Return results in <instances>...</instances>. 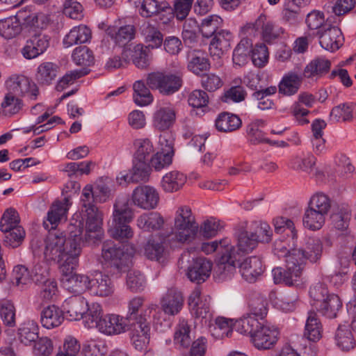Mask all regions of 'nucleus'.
Listing matches in <instances>:
<instances>
[{"label":"nucleus","instance_id":"45","mask_svg":"<svg viewBox=\"0 0 356 356\" xmlns=\"http://www.w3.org/2000/svg\"><path fill=\"white\" fill-rule=\"evenodd\" d=\"M265 126L266 122L263 120H255L248 124L246 131L252 144L271 143V140L266 137V134L263 131Z\"/></svg>","mask_w":356,"mask_h":356},{"label":"nucleus","instance_id":"18","mask_svg":"<svg viewBox=\"0 0 356 356\" xmlns=\"http://www.w3.org/2000/svg\"><path fill=\"white\" fill-rule=\"evenodd\" d=\"M278 334L277 329L264 325L263 323L261 327L253 334L251 340L258 350H269L277 343Z\"/></svg>","mask_w":356,"mask_h":356},{"label":"nucleus","instance_id":"63","mask_svg":"<svg viewBox=\"0 0 356 356\" xmlns=\"http://www.w3.org/2000/svg\"><path fill=\"white\" fill-rule=\"evenodd\" d=\"M222 19L218 15H212L207 16L202 19L200 30L205 38H210L213 36L219 26L221 25Z\"/></svg>","mask_w":356,"mask_h":356},{"label":"nucleus","instance_id":"57","mask_svg":"<svg viewBox=\"0 0 356 356\" xmlns=\"http://www.w3.org/2000/svg\"><path fill=\"white\" fill-rule=\"evenodd\" d=\"M107 33L119 45L124 46L134 38L135 29L132 25H127L119 28L108 29Z\"/></svg>","mask_w":356,"mask_h":356},{"label":"nucleus","instance_id":"20","mask_svg":"<svg viewBox=\"0 0 356 356\" xmlns=\"http://www.w3.org/2000/svg\"><path fill=\"white\" fill-rule=\"evenodd\" d=\"M88 301L81 296H72L67 298L62 305L63 313L70 321H77L83 318L87 312Z\"/></svg>","mask_w":356,"mask_h":356},{"label":"nucleus","instance_id":"22","mask_svg":"<svg viewBox=\"0 0 356 356\" xmlns=\"http://www.w3.org/2000/svg\"><path fill=\"white\" fill-rule=\"evenodd\" d=\"M238 268L241 276L250 283L255 282L264 273L262 261L256 256L245 258Z\"/></svg>","mask_w":356,"mask_h":356},{"label":"nucleus","instance_id":"32","mask_svg":"<svg viewBox=\"0 0 356 356\" xmlns=\"http://www.w3.org/2000/svg\"><path fill=\"white\" fill-rule=\"evenodd\" d=\"M257 29H261L262 37L266 42H271L284 33V29L261 15L255 22Z\"/></svg>","mask_w":356,"mask_h":356},{"label":"nucleus","instance_id":"51","mask_svg":"<svg viewBox=\"0 0 356 356\" xmlns=\"http://www.w3.org/2000/svg\"><path fill=\"white\" fill-rule=\"evenodd\" d=\"M336 345L342 351H348L353 349L355 341L352 332L347 325H339L334 335Z\"/></svg>","mask_w":356,"mask_h":356},{"label":"nucleus","instance_id":"35","mask_svg":"<svg viewBox=\"0 0 356 356\" xmlns=\"http://www.w3.org/2000/svg\"><path fill=\"white\" fill-rule=\"evenodd\" d=\"M331 67L329 60L318 57L311 60L305 67L303 76L306 78L318 79L327 74Z\"/></svg>","mask_w":356,"mask_h":356},{"label":"nucleus","instance_id":"41","mask_svg":"<svg viewBox=\"0 0 356 356\" xmlns=\"http://www.w3.org/2000/svg\"><path fill=\"white\" fill-rule=\"evenodd\" d=\"M326 215L307 206L302 216L303 226L310 230H319L325 224Z\"/></svg>","mask_w":356,"mask_h":356},{"label":"nucleus","instance_id":"52","mask_svg":"<svg viewBox=\"0 0 356 356\" xmlns=\"http://www.w3.org/2000/svg\"><path fill=\"white\" fill-rule=\"evenodd\" d=\"M251 48L252 43L249 39L243 38L241 40L233 51V63L238 67L245 65L250 58Z\"/></svg>","mask_w":356,"mask_h":356},{"label":"nucleus","instance_id":"31","mask_svg":"<svg viewBox=\"0 0 356 356\" xmlns=\"http://www.w3.org/2000/svg\"><path fill=\"white\" fill-rule=\"evenodd\" d=\"M63 309L55 305L44 307L40 313V322L47 329H52L60 325L64 320Z\"/></svg>","mask_w":356,"mask_h":356},{"label":"nucleus","instance_id":"47","mask_svg":"<svg viewBox=\"0 0 356 356\" xmlns=\"http://www.w3.org/2000/svg\"><path fill=\"white\" fill-rule=\"evenodd\" d=\"M248 232L259 243H269L272 239L273 231L266 222L254 221L248 227Z\"/></svg>","mask_w":356,"mask_h":356},{"label":"nucleus","instance_id":"38","mask_svg":"<svg viewBox=\"0 0 356 356\" xmlns=\"http://www.w3.org/2000/svg\"><path fill=\"white\" fill-rule=\"evenodd\" d=\"M356 115V104L346 102L332 108L330 120L334 122H350Z\"/></svg>","mask_w":356,"mask_h":356},{"label":"nucleus","instance_id":"44","mask_svg":"<svg viewBox=\"0 0 356 356\" xmlns=\"http://www.w3.org/2000/svg\"><path fill=\"white\" fill-rule=\"evenodd\" d=\"M342 304L339 296L335 294H330L327 295L326 298L315 307L323 316L332 318L337 316V314Z\"/></svg>","mask_w":356,"mask_h":356},{"label":"nucleus","instance_id":"27","mask_svg":"<svg viewBox=\"0 0 356 356\" xmlns=\"http://www.w3.org/2000/svg\"><path fill=\"white\" fill-rule=\"evenodd\" d=\"M240 260L234 259L232 254L227 251L220 255V260L214 270L216 275L220 281L231 278L236 272V264Z\"/></svg>","mask_w":356,"mask_h":356},{"label":"nucleus","instance_id":"54","mask_svg":"<svg viewBox=\"0 0 356 356\" xmlns=\"http://www.w3.org/2000/svg\"><path fill=\"white\" fill-rule=\"evenodd\" d=\"M140 33L148 46L154 48L159 47L163 41V35L154 26L148 22L143 24L140 26Z\"/></svg>","mask_w":356,"mask_h":356},{"label":"nucleus","instance_id":"2","mask_svg":"<svg viewBox=\"0 0 356 356\" xmlns=\"http://www.w3.org/2000/svg\"><path fill=\"white\" fill-rule=\"evenodd\" d=\"M79 249L75 248L73 254L68 253L70 257L60 266L63 286L70 292L74 293H81L86 290L88 291L90 284L88 276L74 273L79 265Z\"/></svg>","mask_w":356,"mask_h":356},{"label":"nucleus","instance_id":"8","mask_svg":"<svg viewBox=\"0 0 356 356\" xmlns=\"http://www.w3.org/2000/svg\"><path fill=\"white\" fill-rule=\"evenodd\" d=\"M82 219L86 221V233L84 241L88 243H95L100 240L103 236L102 213L98 209H88L81 210Z\"/></svg>","mask_w":356,"mask_h":356},{"label":"nucleus","instance_id":"62","mask_svg":"<svg viewBox=\"0 0 356 356\" xmlns=\"http://www.w3.org/2000/svg\"><path fill=\"white\" fill-rule=\"evenodd\" d=\"M139 6L140 14L144 17H152L169 8L167 3H159L157 0H143Z\"/></svg>","mask_w":356,"mask_h":356},{"label":"nucleus","instance_id":"33","mask_svg":"<svg viewBox=\"0 0 356 356\" xmlns=\"http://www.w3.org/2000/svg\"><path fill=\"white\" fill-rule=\"evenodd\" d=\"M59 66L53 62H43L37 68L35 79L39 84L50 85L57 77Z\"/></svg>","mask_w":356,"mask_h":356},{"label":"nucleus","instance_id":"29","mask_svg":"<svg viewBox=\"0 0 356 356\" xmlns=\"http://www.w3.org/2000/svg\"><path fill=\"white\" fill-rule=\"evenodd\" d=\"M143 253L146 258L152 261H156L160 264L166 262L168 252L164 243L156 241L151 238L148 239L143 248Z\"/></svg>","mask_w":356,"mask_h":356},{"label":"nucleus","instance_id":"61","mask_svg":"<svg viewBox=\"0 0 356 356\" xmlns=\"http://www.w3.org/2000/svg\"><path fill=\"white\" fill-rule=\"evenodd\" d=\"M134 145L136 148L134 158L149 161L152 154L154 152V148L151 140L148 138L136 139L134 141Z\"/></svg>","mask_w":356,"mask_h":356},{"label":"nucleus","instance_id":"24","mask_svg":"<svg viewBox=\"0 0 356 356\" xmlns=\"http://www.w3.org/2000/svg\"><path fill=\"white\" fill-rule=\"evenodd\" d=\"M176 112L171 106H158L152 117L153 127L159 131L169 129L175 123Z\"/></svg>","mask_w":356,"mask_h":356},{"label":"nucleus","instance_id":"64","mask_svg":"<svg viewBox=\"0 0 356 356\" xmlns=\"http://www.w3.org/2000/svg\"><path fill=\"white\" fill-rule=\"evenodd\" d=\"M81 346L78 340L72 336H67L63 341V346L56 356H79Z\"/></svg>","mask_w":356,"mask_h":356},{"label":"nucleus","instance_id":"46","mask_svg":"<svg viewBox=\"0 0 356 356\" xmlns=\"http://www.w3.org/2000/svg\"><path fill=\"white\" fill-rule=\"evenodd\" d=\"M20 14L0 20V35L6 39L13 38L22 31Z\"/></svg>","mask_w":356,"mask_h":356},{"label":"nucleus","instance_id":"30","mask_svg":"<svg viewBox=\"0 0 356 356\" xmlns=\"http://www.w3.org/2000/svg\"><path fill=\"white\" fill-rule=\"evenodd\" d=\"M163 216L158 212L143 213L136 219L138 227L144 232H154L161 229L164 225Z\"/></svg>","mask_w":356,"mask_h":356},{"label":"nucleus","instance_id":"1","mask_svg":"<svg viewBox=\"0 0 356 356\" xmlns=\"http://www.w3.org/2000/svg\"><path fill=\"white\" fill-rule=\"evenodd\" d=\"M134 216V211L128 199L118 198L114 204L112 225L108 230L109 235L119 241L131 238L134 231L129 224L132 221Z\"/></svg>","mask_w":356,"mask_h":356},{"label":"nucleus","instance_id":"10","mask_svg":"<svg viewBox=\"0 0 356 356\" xmlns=\"http://www.w3.org/2000/svg\"><path fill=\"white\" fill-rule=\"evenodd\" d=\"M294 256H288L286 260V270L282 268H275L272 270L273 280L275 284L284 282L288 286H298L300 284L302 273L297 267L294 261Z\"/></svg>","mask_w":356,"mask_h":356},{"label":"nucleus","instance_id":"25","mask_svg":"<svg viewBox=\"0 0 356 356\" xmlns=\"http://www.w3.org/2000/svg\"><path fill=\"white\" fill-rule=\"evenodd\" d=\"M131 340L134 348L142 350L149 343L150 336V322L131 324Z\"/></svg>","mask_w":356,"mask_h":356},{"label":"nucleus","instance_id":"5","mask_svg":"<svg viewBox=\"0 0 356 356\" xmlns=\"http://www.w3.org/2000/svg\"><path fill=\"white\" fill-rule=\"evenodd\" d=\"M197 229L191 208L187 206L179 207L176 212L173 227L176 240L181 243L190 241L196 234Z\"/></svg>","mask_w":356,"mask_h":356},{"label":"nucleus","instance_id":"15","mask_svg":"<svg viewBox=\"0 0 356 356\" xmlns=\"http://www.w3.org/2000/svg\"><path fill=\"white\" fill-rule=\"evenodd\" d=\"M98 330L104 334L111 336L126 332L130 323L124 316L115 314H105L98 325Z\"/></svg>","mask_w":356,"mask_h":356},{"label":"nucleus","instance_id":"39","mask_svg":"<svg viewBox=\"0 0 356 356\" xmlns=\"http://www.w3.org/2000/svg\"><path fill=\"white\" fill-rule=\"evenodd\" d=\"M323 326L316 312L310 311L305 323L304 337L310 341H317L322 337Z\"/></svg>","mask_w":356,"mask_h":356},{"label":"nucleus","instance_id":"60","mask_svg":"<svg viewBox=\"0 0 356 356\" xmlns=\"http://www.w3.org/2000/svg\"><path fill=\"white\" fill-rule=\"evenodd\" d=\"M22 101L17 96L10 93L5 95L1 104V108L6 116H12L17 114L22 108Z\"/></svg>","mask_w":356,"mask_h":356},{"label":"nucleus","instance_id":"37","mask_svg":"<svg viewBox=\"0 0 356 356\" xmlns=\"http://www.w3.org/2000/svg\"><path fill=\"white\" fill-rule=\"evenodd\" d=\"M67 238L66 239V243H67V252L68 253H72L73 254L74 250L75 248L79 249V255L81 252V248L80 246V241L83 239L84 241V237L81 236V234L83 232V223L81 221L75 220L74 222H71L67 227Z\"/></svg>","mask_w":356,"mask_h":356},{"label":"nucleus","instance_id":"43","mask_svg":"<svg viewBox=\"0 0 356 356\" xmlns=\"http://www.w3.org/2000/svg\"><path fill=\"white\" fill-rule=\"evenodd\" d=\"M316 159L311 154L294 156L289 162V167L296 171L310 174L314 169Z\"/></svg>","mask_w":356,"mask_h":356},{"label":"nucleus","instance_id":"17","mask_svg":"<svg viewBox=\"0 0 356 356\" xmlns=\"http://www.w3.org/2000/svg\"><path fill=\"white\" fill-rule=\"evenodd\" d=\"M257 245V240L246 229L238 234L236 245H232L229 240L227 250L232 254L234 259L237 258L241 260L242 257L252 252Z\"/></svg>","mask_w":356,"mask_h":356},{"label":"nucleus","instance_id":"34","mask_svg":"<svg viewBox=\"0 0 356 356\" xmlns=\"http://www.w3.org/2000/svg\"><path fill=\"white\" fill-rule=\"evenodd\" d=\"M186 176L177 170L166 173L162 178L161 186L166 193H174L180 190L186 184Z\"/></svg>","mask_w":356,"mask_h":356},{"label":"nucleus","instance_id":"28","mask_svg":"<svg viewBox=\"0 0 356 356\" xmlns=\"http://www.w3.org/2000/svg\"><path fill=\"white\" fill-rule=\"evenodd\" d=\"M213 36L209 44V51L211 54L220 57L230 48L233 35L230 31L222 29Z\"/></svg>","mask_w":356,"mask_h":356},{"label":"nucleus","instance_id":"14","mask_svg":"<svg viewBox=\"0 0 356 356\" xmlns=\"http://www.w3.org/2000/svg\"><path fill=\"white\" fill-rule=\"evenodd\" d=\"M72 205L70 195H65L61 200H56L51 206L47 220L43 222L46 229H55L58 223L67 218L68 210Z\"/></svg>","mask_w":356,"mask_h":356},{"label":"nucleus","instance_id":"6","mask_svg":"<svg viewBox=\"0 0 356 356\" xmlns=\"http://www.w3.org/2000/svg\"><path fill=\"white\" fill-rule=\"evenodd\" d=\"M67 243L63 234L49 233L44 241L43 255L47 262L63 263L70 257L67 254Z\"/></svg>","mask_w":356,"mask_h":356},{"label":"nucleus","instance_id":"4","mask_svg":"<svg viewBox=\"0 0 356 356\" xmlns=\"http://www.w3.org/2000/svg\"><path fill=\"white\" fill-rule=\"evenodd\" d=\"M182 73L152 72L147 75V84L152 90H157L161 95L169 96L177 92L183 83Z\"/></svg>","mask_w":356,"mask_h":356},{"label":"nucleus","instance_id":"12","mask_svg":"<svg viewBox=\"0 0 356 356\" xmlns=\"http://www.w3.org/2000/svg\"><path fill=\"white\" fill-rule=\"evenodd\" d=\"M8 93L15 96L27 95L32 99H35L38 95L37 86L24 75L13 74L6 82Z\"/></svg>","mask_w":356,"mask_h":356},{"label":"nucleus","instance_id":"59","mask_svg":"<svg viewBox=\"0 0 356 356\" xmlns=\"http://www.w3.org/2000/svg\"><path fill=\"white\" fill-rule=\"evenodd\" d=\"M104 316L102 306L97 302H93L91 305H87V312L83 318L86 319V326L95 327L98 329V325Z\"/></svg>","mask_w":356,"mask_h":356},{"label":"nucleus","instance_id":"26","mask_svg":"<svg viewBox=\"0 0 356 356\" xmlns=\"http://www.w3.org/2000/svg\"><path fill=\"white\" fill-rule=\"evenodd\" d=\"M184 298L181 292L170 289L161 300L162 310L168 315H177L182 309Z\"/></svg>","mask_w":356,"mask_h":356},{"label":"nucleus","instance_id":"9","mask_svg":"<svg viewBox=\"0 0 356 356\" xmlns=\"http://www.w3.org/2000/svg\"><path fill=\"white\" fill-rule=\"evenodd\" d=\"M144 298L136 296L128 302V310L127 316H124L129 323L150 322V316L152 312H159L156 304H149L146 308L142 309Z\"/></svg>","mask_w":356,"mask_h":356},{"label":"nucleus","instance_id":"3","mask_svg":"<svg viewBox=\"0 0 356 356\" xmlns=\"http://www.w3.org/2000/svg\"><path fill=\"white\" fill-rule=\"evenodd\" d=\"M124 245H118L112 241L104 242L102 248V257L117 271H126L131 265L134 249L124 250Z\"/></svg>","mask_w":356,"mask_h":356},{"label":"nucleus","instance_id":"42","mask_svg":"<svg viewBox=\"0 0 356 356\" xmlns=\"http://www.w3.org/2000/svg\"><path fill=\"white\" fill-rule=\"evenodd\" d=\"M91 38V31L86 25H79L74 27L66 35L63 40L65 47H71L79 43H85Z\"/></svg>","mask_w":356,"mask_h":356},{"label":"nucleus","instance_id":"40","mask_svg":"<svg viewBox=\"0 0 356 356\" xmlns=\"http://www.w3.org/2000/svg\"><path fill=\"white\" fill-rule=\"evenodd\" d=\"M302 77L294 72H290L284 75L279 83V92L286 96L295 95L298 91Z\"/></svg>","mask_w":356,"mask_h":356},{"label":"nucleus","instance_id":"49","mask_svg":"<svg viewBox=\"0 0 356 356\" xmlns=\"http://www.w3.org/2000/svg\"><path fill=\"white\" fill-rule=\"evenodd\" d=\"M241 119L236 115L229 113H222L216 120V127L219 131L232 132L241 126Z\"/></svg>","mask_w":356,"mask_h":356},{"label":"nucleus","instance_id":"56","mask_svg":"<svg viewBox=\"0 0 356 356\" xmlns=\"http://www.w3.org/2000/svg\"><path fill=\"white\" fill-rule=\"evenodd\" d=\"M267 312L266 299L259 294L252 295L248 302V312L247 313L263 321L267 314Z\"/></svg>","mask_w":356,"mask_h":356},{"label":"nucleus","instance_id":"23","mask_svg":"<svg viewBox=\"0 0 356 356\" xmlns=\"http://www.w3.org/2000/svg\"><path fill=\"white\" fill-rule=\"evenodd\" d=\"M88 291L92 296L108 297L113 294L115 287L108 275L97 273L90 279Z\"/></svg>","mask_w":356,"mask_h":356},{"label":"nucleus","instance_id":"21","mask_svg":"<svg viewBox=\"0 0 356 356\" xmlns=\"http://www.w3.org/2000/svg\"><path fill=\"white\" fill-rule=\"evenodd\" d=\"M212 264L204 257L193 258L192 263L187 266L186 275L192 282L201 283L210 275Z\"/></svg>","mask_w":356,"mask_h":356},{"label":"nucleus","instance_id":"19","mask_svg":"<svg viewBox=\"0 0 356 356\" xmlns=\"http://www.w3.org/2000/svg\"><path fill=\"white\" fill-rule=\"evenodd\" d=\"M318 35L320 45L327 51L334 52L343 44L341 31L337 26H329L323 31H318Z\"/></svg>","mask_w":356,"mask_h":356},{"label":"nucleus","instance_id":"53","mask_svg":"<svg viewBox=\"0 0 356 356\" xmlns=\"http://www.w3.org/2000/svg\"><path fill=\"white\" fill-rule=\"evenodd\" d=\"M192 339L190 325L186 321L181 320L175 332V344L179 348H187L191 344Z\"/></svg>","mask_w":356,"mask_h":356},{"label":"nucleus","instance_id":"13","mask_svg":"<svg viewBox=\"0 0 356 356\" xmlns=\"http://www.w3.org/2000/svg\"><path fill=\"white\" fill-rule=\"evenodd\" d=\"M210 297L201 296L199 288H195L188 298V306L193 316L204 320V323L210 321L212 314L210 311Z\"/></svg>","mask_w":356,"mask_h":356},{"label":"nucleus","instance_id":"50","mask_svg":"<svg viewBox=\"0 0 356 356\" xmlns=\"http://www.w3.org/2000/svg\"><path fill=\"white\" fill-rule=\"evenodd\" d=\"M277 88L275 86H271L268 88L259 86V89L252 94V97L257 102V106L261 110H268L274 106L273 101L270 97L277 92Z\"/></svg>","mask_w":356,"mask_h":356},{"label":"nucleus","instance_id":"48","mask_svg":"<svg viewBox=\"0 0 356 356\" xmlns=\"http://www.w3.org/2000/svg\"><path fill=\"white\" fill-rule=\"evenodd\" d=\"M39 326L34 321L24 322L18 330V339L26 346L31 345L39 337Z\"/></svg>","mask_w":356,"mask_h":356},{"label":"nucleus","instance_id":"55","mask_svg":"<svg viewBox=\"0 0 356 356\" xmlns=\"http://www.w3.org/2000/svg\"><path fill=\"white\" fill-rule=\"evenodd\" d=\"M188 58L189 59L188 69L195 74H199L209 67L208 59L203 56L200 51H189Z\"/></svg>","mask_w":356,"mask_h":356},{"label":"nucleus","instance_id":"7","mask_svg":"<svg viewBox=\"0 0 356 356\" xmlns=\"http://www.w3.org/2000/svg\"><path fill=\"white\" fill-rule=\"evenodd\" d=\"M323 253V244L319 239L308 238L303 248H294L289 256H294L296 265L302 273L307 260L312 263L318 262Z\"/></svg>","mask_w":356,"mask_h":356},{"label":"nucleus","instance_id":"36","mask_svg":"<svg viewBox=\"0 0 356 356\" xmlns=\"http://www.w3.org/2000/svg\"><path fill=\"white\" fill-rule=\"evenodd\" d=\"M258 318L246 313L234 323V329L243 334H248L252 337L257 330L261 327L264 322Z\"/></svg>","mask_w":356,"mask_h":356},{"label":"nucleus","instance_id":"11","mask_svg":"<svg viewBox=\"0 0 356 356\" xmlns=\"http://www.w3.org/2000/svg\"><path fill=\"white\" fill-rule=\"evenodd\" d=\"M131 200L135 206L144 210H151L158 206L159 194L153 186H138L133 191Z\"/></svg>","mask_w":356,"mask_h":356},{"label":"nucleus","instance_id":"58","mask_svg":"<svg viewBox=\"0 0 356 356\" xmlns=\"http://www.w3.org/2000/svg\"><path fill=\"white\" fill-rule=\"evenodd\" d=\"M133 88L134 90V100L137 105L143 106L152 102L153 96L143 81H136Z\"/></svg>","mask_w":356,"mask_h":356},{"label":"nucleus","instance_id":"16","mask_svg":"<svg viewBox=\"0 0 356 356\" xmlns=\"http://www.w3.org/2000/svg\"><path fill=\"white\" fill-rule=\"evenodd\" d=\"M50 37L38 33L33 35L26 42L21 53L26 59H33L42 54L49 47Z\"/></svg>","mask_w":356,"mask_h":356}]
</instances>
